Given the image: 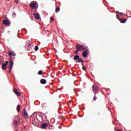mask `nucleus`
Wrapping results in <instances>:
<instances>
[{
	"instance_id": "nucleus-24",
	"label": "nucleus",
	"mask_w": 131,
	"mask_h": 131,
	"mask_svg": "<svg viewBox=\"0 0 131 131\" xmlns=\"http://www.w3.org/2000/svg\"><path fill=\"white\" fill-rule=\"evenodd\" d=\"M38 74L39 75H41V74H42V71L41 70L39 71Z\"/></svg>"
},
{
	"instance_id": "nucleus-7",
	"label": "nucleus",
	"mask_w": 131,
	"mask_h": 131,
	"mask_svg": "<svg viewBox=\"0 0 131 131\" xmlns=\"http://www.w3.org/2000/svg\"><path fill=\"white\" fill-rule=\"evenodd\" d=\"M8 64H9V61H6L5 63L2 64V69H3V70H6V69H7Z\"/></svg>"
},
{
	"instance_id": "nucleus-13",
	"label": "nucleus",
	"mask_w": 131,
	"mask_h": 131,
	"mask_svg": "<svg viewBox=\"0 0 131 131\" xmlns=\"http://www.w3.org/2000/svg\"><path fill=\"white\" fill-rule=\"evenodd\" d=\"M8 55L9 56H13V57H16V53H14L13 52H9L8 53Z\"/></svg>"
},
{
	"instance_id": "nucleus-12",
	"label": "nucleus",
	"mask_w": 131,
	"mask_h": 131,
	"mask_svg": "<svg viewBox=\"0 0 131 131\" xmlns=\"http://www.w3.org/2000/svg\"><path fill=\"white\" fill-rule=\"evenodd\" d=\"M3 23L4 25H10V22L8 20L5 19L4 20Z\"/></svg>"
},
{
	"instance_id": "nucleus-19",
	"label": "nucleus",
	"mask_w": 131,
	"mask_h": 131,
	"mask_svg": "<svg viewBox=\"0 0 131 131\" xmlns=\"http://www.w3.org/2000/svg\"><path fill=\"white\" fill-rule=\"evenodd\" d=\"M21 108V105H18L17 106V110L18 111V112H20V109Z\"/></svg>"
},
{
	"instance_id": "nucleus-21",
	"label": "nucleus",
	"mask_w": 131,
	"mask_h": 131,
	"mask_svg": "<svg viewBox=\"0 0 131 131\" xmlns=\"http://www.w3.org/2000/svg\"><path fill=\"white\" fill-rule=\"evenodd\" d=\"M56 13H58V12H60V7H58L55 10Z\"/></svg>"
},
{
	"instance_id": "nucleus-15",
	"label": "nucleus",
	"mask_w": 131,
	"mask_h": 131,
	"mask_svg": "<svg viewBox=\"0 0 131 131\" xmlns=\"http://www.w3.org/2000/svg\"><path fill=\"white\" fill-rule=\"evenodd\" d=\"M119 21L120 22H121V23H125V22L127 21V19H123V18H120Z\"/></svg>"
},
{
	"instance_id": "nucleus-16",
	"label": "nucleus",
	"mask_w": 131,
	"mask_h": 131,
	"mask_svg": "<svg viewBox=\"0 0 131 131\" xmlns=\"http://www.w3.org/2000/svg\"><path fill=\"white\" fill-rule=\"evenodd\" d=\"M47 126H48V123H45L42 124L41 128H42L43 129L46 128V127H47Z\"/></svg>"
},
{
	"instance_id": "nucleus-6",
	"label": "nucleus",
	"mask_w": 131,
	"mask_h": 131,
	"mask_svg": "<svg viewBox=\"0 0 131 131\" xmlns=\"http://www.w3.org/2000/svg\"><path fill=\"white\" fill-rule=\"evenodd\" d=\"M83 47L81 45L78 44L76 46V48L77 50V51H81L83 49Z\"/></svg>"
},
{
	"instance_id": "nucleus-1",
	"label": "nucleus",
	"mask_w": 131,
	"mask_h": 131,
	"mask_svg": "<svg viewBox=\"0 0 131 131\" xmlns=\"http://www.w3.org/2000/svg\"><path fill=\"white\" fill-rule=\"evenodd\" d=\"M74 61H76V63H82L83 62V59L79 58V55H75L74 57Z\"/></svg>"
},
{
	"instance_id": "nucleus-26",
	"label": "nucleus",
	"mask_w": 131,
	"mask_h": 131,
	"mask_svg": "<svg viewBox=\"0 0 131 131\" xmlns=\"http://www.w3.org/2000/svg\"><path fill=\"white\" fill-rule=\"evenodd\" d=\"M82 69L83 70H84L85 71V70H86V67H85V66H83Z\"/></svg>"
},
{
	"instance_id": "nucleus-8",
	"label": "nucleus",
	"mask_w": 131,
	"mask_h": 131,
	"mask_svg": "<svg viewBox=\"0 0 131 131\" xmlns=\"http://www.w3.org/2000/svg\"><path fill=\"white\" fill-rule=\"evenodd\" d=\"M13 92L15 93V94H16V95H17V96H20L21 95V93H20V92H19V91H18V89H16V88H14L13 89Z\"/></svg>"
},
{
	"instance_id": "nucleus-34",
	"label": "nucleus",
	"mask_w": 131,
	"mask_h": 131,
	"mask_svg": "<svg viewBox=\"0 0 131 131\" xmlns=\"http://www.w3.org/2000/svg\"><path fill=\"white\" fill-rule=\"evenodd\" d=\"M71 57H72L71 55L70 56V58H71Z\"/></svg>"
},
{
	"instance_id": "nucleus-32",
	"label": "nucleus",
	"mask_w": 131,
	"mask_h": 131,
	"mask_svg": "<svg viewBox=\"0 0 131 131\" xmlns=\"http://www.w3.org/2000/svg\"><path fill=\"white\" fill-rule=\"evenodd\" d=\"M82 65L83 67V66H84V64H83V63H82Z\"/></svg>"
},
{
	"instance_id": "nucleus-10",
	"label": "nucleus",
	"mask_w": 131,
	"mask_h": 131,
	"mask_svg": "<svg viewBox=\"0 0 131 131\" xmlns=\"http://www.w3.org/2000/svg\"><path fill=\"white\" fill-rule=\"evenodd\" d=\"M33 123H38V122H39V121L38 120V119H37V117L36 116H36H35L34 118L33 119Z\"/></svg>"
},
{
	"instance_id": "nucleus-14",
	"label": "nucleus",
	"mask_w": 131,
	"mask_h": 131,
	"mask_svg": "<svg viewBox=\"0 0 131 131\" xmlns=\"http://www.w3.org/2000/svg\"><path fill=\"white\" fill-rule=\"evenodd\" d=\"M40 82L41 84H46V83H47V80H46V79H41L40 80Z\"/></svg>"
},
{
	"instance_id": "nucleus-33",
	"label": "nucleus",
	"mask_w": 131,
	"mask_h": 131,
	"mask_svg": "<svg viewBox=\"0 0 131 131\" xmlns=\"http://www.w3.org/2000/svg\"><path fill=\"white\" fill-rule=\"evenodd\" d=\"M19 122H21V119H20V120H19Z\"/></svg>"
},
{
	"instance_id": "nucleus-4",
	"label": "nucleus",
	"mask_w": 131,
	"mask_h": 131,
	"mask_svg": "<svg viewBox=\"0 0 131 131\" xmlns=\"http://www.w3.org/2000/svg\"><path fill=\"white\" fill-rule=\"evenodd\" d=\"M30 7L32 9V10H34V9L36 8V4L34 3V1H33V2H31V3L30 4Z\"/></svg>"
},
{
	"instance_id": "nucleus-9",
	"label": "nucleus",
	"mask_w": 131,
	"mask_h": 131,
	"mask_svg": "<svg viewBox=\"0 0 131 131\" xmlns=\"http://www.w3.org/2000/svg\"><path fill=\"white\" fill-rule=\"evenodd\" d=\"M13 65L14 63L13 62V61H11L10 63V69L9 70V73H11V72L12 71V68H13Z\"/></svg>"
},
{
	"instance_id": "nucleus-11",
	"label": "nucleus",
	"mask_w": 131,
	"mask_h": 131,
	"mask_svg": "<svg viewBox=\"0 0 131 131\" xmlns=\"http://www.w3.org/2000/svg\"><path fill=\"white\" fill-rule=\"evenodd\" d=\"M82 50H83V51H84V52H89V47H88V46L84 45L83 46V48Z\"/></svg>"
},
{
	"instance_id": "nucleus-35",
	"label": "nucleus",
	"mask_w": 131,
	"mask_h": 131,
	"mask_svg": "<svg viewBox=\"0 0 131 131\" xmlns=\"http://www.w3.org/2000/svg\"><path fill=\"white\" fill-rule=\"evenodd\" d=\"M94 94H95V95H96V93H95Z\"/></svg>"
},
{
	"instance_id": "nucleus-29",
	"label": "nucleus",
	"mask_w": 131,
	"mask_h": 131,
	"mask_svg": "<svg viewBox=\"0 0 131 131\" xmlns=\"http://www.w3.org/2000/svg\"><path fill=\"white\" fill-rule=\"evenodd\" d=\"M93 100L94 101H96L97 100V97L95 96L94 98H93Z\"/></svg>"
},
{
	"instance_id": "nucleus-3",
	"label": "nucleus",
	"mask_w": 131,
	"mask_h": 131,
	"mask_svg": "<svg viewBox=\"0 0 131 131\" xmlns=\"http://www.w3.org/2000/svg\"><path fill=\"white\" fill-rule=\"evenodd\" d=\"M34 17L36 20H41L40 15L38 13H34Z\"/></svg>"
},
{
	"instance_id": "nucleus-28",
	"label": "nucleus",
	"mask_w": 131,
	"mask_h": 131,
	"mask_svg": "<svg viewBox=\"0 0 131 131\" xmlns=\"http://www.w3.org/2000/svg\"><path fill=\"white\" fill-rule=\"evenodd\" d=\"M116 17H117V19H118V20H120V18H119V15H118V14H117Z\"/></svg>"
},
{
	"instance_id": "nucleus-20",
	"label": "nucleus",
	"mask_w": 131,
	"mask_h": 131,
	"mask_svg": "<svg viewBox=\"0 0 131 131\" xmlns=\"http://www.w3.org/2000/svg\"><path fill=\"white\" fill-rule=\"evenodd\" d=\"M38 50H39V47H38V46H36L35 47V51L36 52H37V51H38Z\"/></svg>"
},
{
	"instance_id": "nucleus-5",
	"label": "nucleus",
	"mask_w": 131,
	"mask_h": 131,
	"mask_svg": "<svg viewBox=\"0 0 131 131\" xmlns=\"http://www.w3.org/2000/svg\"><path fill=\"white\" fill-rule=\"evenodd\" d=\"M23 113L25 119H28V116L27 115V112H26V109L24 108L23 110Z\"/></svg>"
},
{
	"instance_id": "nucleus-22",
	"label": "nucleus",
	"mask_w": 131,
	"mask_h": 131,
	"mask_svg": "<svg viewBox=\"0 0 131 131\" xmlns=\"http://www.w3.org/2000/svg\"><path fill=\"white\" fill-rule=\"evenodd\" d=\"M14 120H17V121H18V120H19V117L18 116H15L14 117Z\"/></svg>"
},
{
	"instance_id": "nucleus-18",
	"label": "nucleus",
	"mask_w": 131,
	"mask_h": 131,
	"mask_svg": "<svg viewBox=\"0 0 131 131\" xmlns=\"http://www.w3.org/2000/svg\"><path fill=\"white\" fill-rule=\"evenodd\" d=\"M82 56H83V57H84V58H86L88 57V52H84L82 53Z\"/></svg>"
},
{
	"instance_id": "nucleus-27",
	"label": "nucleus",
	"mask_w": 131,
	"mask_h": 131,
	"mask_svg": "<svg viewBox=\"0 0 131 131\" xmlns=\"http://www.w3.org/2000/svg\"><path fill=\"white\" fill-rule=\"evenodd\" d=\"M78 51H79V50H76L75 52H74V54H75L76 55L77 54H78Z\"/></svg>"
},
{
	"instance_id": "nucleus-25",
	"label": "nucleus",
	"mask_w": 131,
	"mask_h": 131,
	"mask_svg": "<svg viewBox=\"0 0 131 131\" xmlns=\"http://www.w3.org/2000/svg\"><path fill=\"white\" fill-rule=\"evenodd\" d=\"M117 13H118V14H119V15H121V16H122L124 15L123 13H122V12L120 13L119 11H117Z\"/></svg>"
},
{
	"instance_id": "nucleus-30",
	"label": "nucleus",
	"mask_w": 131,
	"mask_h": 131,
	"mask_svg": "<svg viewBox=\"0 0 131 131\" xmlns=\"http://www.w3.org/2000/svg\"><path fill=\"white\" fill-rule=\"evenodd\" d=\"M50 19L51 20V21H53L54 17H51Z\"/></svg>"
},
{
	"instance_id": "nucleus-2",
	"label": "nucleus",
	"mask_w": 131,
	"mask_h": 131,
	"mask_svg": "<svg viewBox=\"0 0 131 131\" xmlns=\"http://www.w3.org/2000/svg\"><path fill=\"white\" fill-rule=\"evenodd\" d=\"M13 125L15 128L19 127V122L17 120H14L13 122Z\"/></svg>"
},
{
	"instance_id": "nucleus-31",
	"label": "nucleus",
	"mask_w": 131,
	"mask_h": 131,
	"mask_svg": "<svg viewBox=\"0 0 131 131\" xmlns=\"http://www.w3.org/2000/svg\"><path fill=\"white\" fill-rule=\"evenodd\" d=\"M15 3H16V4H18V3H19V1H18V0H15Z\"/></svg>"
},
{
	"instance_id": "nucleus-23",
	"label": "nucleus",
	"mask_w": 131,
	"mask_h": 131,
	"mask_svg": "<svg viewBox=\"0 0 131 131\" xmlns=\"http://www.w3.org/2000/svg\"><path fill=\"white\" fill-rule=\"evenodd\" d=\"M3 60L4 59H3V57L0 58V65H1V64H2V63H3Z\"/></svg>"
},
{
	"instance_id": "nucleus-17",
	"label": "nucleus",
	"mask_w": 131,
	"mask_h": 131,
	"mask_svg": "<svg viewBox=\"0 0 131 131\" xmlns=\"http://www.w3.org/2000/svg\"><path fill=\"white\" fill-rule=\"evenodd\" d=\"M92 89L94 92H96V91H98L99 87L97 86H93Z\"/></svg>"
}]
</instances>
